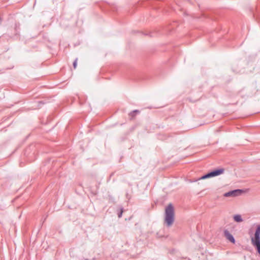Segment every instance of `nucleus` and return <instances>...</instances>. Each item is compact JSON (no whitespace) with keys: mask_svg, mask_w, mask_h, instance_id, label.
Wrapping results in <instances>:
<instances>
[{"mask_svg":"<svg viewBox=\"0 0 260 260\" xmlns=\"http://www.w3.org/2000/svg\"><path fill=\"white\" fill-rule=\"evenodd\" d=\"M175 218V212L174 207L171 204H169L165 209V222L167 226H171Z\"/></svg>","mask_w":260,"mask_h":260,"instance_id":"nucleus-1","label":"nucleus"},{"mask_svg":"<svg viewBox=\"0 0 260 260\" xmlns=\"http://www.w3.org/2000/svg\"><path fill=\"white\" fill-rule=\"evenodd\" d=\"M251 242L252 245L260 254V225H257L254 237L251 238Z\"/></svg>","mask_w":260,"mask_h":260,"instance_id":"nucleus-2","label":"nucleus"},{"mask_svg":"<svg viewBox=\"0 0 260 260\" xmlns=\"http://www.w3.org/2000/svg\"><path fill=\"white\" fill-rule=\"evenodd\" d=\"M223 169L215 170L209 172L201 177V179H205L211 177L217 176L222 174L224 172Z\"/></svg>","mask_w":260,"mask_h":260,"instance_id":"nucleus-3","label":"nucleus"},{"mask_svg":"<svg viewBox=\"0 0 260 260\" xmlns=\"http://www.w3.org/2000/svg\"><path fill=\"white\" fill-rule=\"evenodd\" d=\"M242 192L241 189H236L232 191H229L224 194V196L228 197H236L240 195Z\"/></svg>","mask_w":260,"mask_h":260,"instance_id":"nucleus-4","label":"nucleus"},{"mask_svg":"<svg viewBox=\"0 0 260 260\" xmlns=\"http://www.w3.org/2000/svg\"><path fill=\"white\" fill-rule=\"evenodd\" d=\"M224 235L225 238L232 243H235V240L234 237L228 230H225L224 231Z\"/></svg>","mask_w":260,"mask_h":260,"instance_id":"nucleus-5","label":"nucleus"},{"mask_svg":"<svg viewBox=\"0 0 260 260\" xmlns=\"http://www.w3.org/2000/svg\"><path fill=\"white\" fill-rule=\"evenodd\" d=\"M234 219L235 221L237 222H241L243 221V219L241 217V216L239 214H237L234 216Z\"/></svg>","mask_w":260,"mask_h":260,"instance_id":"nucleus-6","label":"nucleus"},{"mask_svg":"<svg viewBox=\"0 0 260 260\" xmlns=\"http://www.w3.org/2000/svg\"><path fill=\"white\" fill-rule=\"evenodd\" d=\"M77 58H76L74 62H73V67H74V69H76V67H77Z\"/></svg>","mask_w":260,"mask_h":260,"instance_id":"nucleus-7","label":"nucleus"},{"mask_svg":"<svg viewBox=\"0 0 260 260\" xmlns=\"http://www.w3.org/2000/svg\"><path fill=\"white\" fill-rule=\"evenodd\" d=\"M122 212H123V211H122V209H121V211L119 213H118V215L119 218L121 217L122 214Z\"/></svg>","mask_w":260,"mask_h":260,"instance_id":"nucleus-8","label":"nucleus"},{"mask_svg":"<svg viewBox=\"0 0 260 260\" xmlns=\"http://www.w3.org/2000/svg\"><path fill=\"white\" fill-rule=\"evenodd\" d=\"M133 112H134H134H138V110H135V111H133Z\"/></svg>","mask_w":260,"mask_h":260,"instance_id":"nucleus-9","label":"nucleus"}]
</instances>
